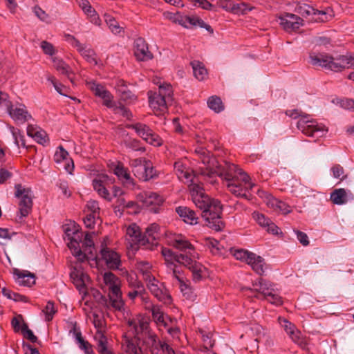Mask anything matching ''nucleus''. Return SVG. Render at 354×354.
Returning a JSON list of instances; mask_svg holds the SVG:
<instances>
[{"label":"nucleus","instance_id":"8fccbe9b","mask_svg":"<svg viewBox=\"0 0 354 354\" xmlns=\"http://www.w3.org/2000/svg\"><path fill=\"white\" fill-rule=\"evenodd\" d=\"M47 80L52 84L57 93L63 95H66L64 93L65 91H66V88L61 83L58 82L55 77L52 75H48Z\"/></svg>","mask_w":354,"mask_h":354},{"label":"nucleus","instance_id":"680f3d73","mask_svg":"<svg viewBox=\"0 0 354 354\" xmlns=\"http://www.w3.org/2000/svg\"><path fill=\"white\" fill-rule=\"evenodd\" d=\"M126 205L127 202L125 201V198L122 196L117 198L115 205L114 206L115 212L116 214L119 213L120 215H121L126 207Z\"/></svg>","mask_w":354,"mask_h":354},{"label":"nucleus","instance_id":"cd10ccee","mask_svg":"<svg viewBox=\"0 0 354 354\" xmlns=\"http://www.w3.org/2000/svg\"><path fill=\"white\" fill-rule=\"evenodd\" d=\"M14 277L16 283L20 286L30 287L35 283V274L28 271L15 269Z\"/></svg>","mask_w":354,"mask_h":354},{"label":"nucleus","instance_id":"5701e85b","mask_svg":"<svg viewBox=\"0 0 354 354\" xmlns=\"http://www.w3.org/2000/svg\"><path fill=\"white\" fill-rule=\"evenodd\" d=\"M302 22L303 19L294 14L286 13L279 17V24L287 32L298 30Z\"/></svg>","mask_w":354,"mask_h":354},{"label":"nucleus","instance_id":"dca6fc26","mask_svg":"<svg viewBox=\"0 0 354 354\" xmlns=\"http://www.w3.org/2000/svg\"><path fill=\"white\" fill-rule=\"evenodd\" d=\"M181 265L187 268L192 273V278L195 282H198L205 277V268L200 263L196 261L198 258H192L187 257H180Z\"/></svg>","mask_w":354,"mask_h":354},{"label":"nucleus","instance_id":"7c9ffc66","mask_svg":"<svg viewBox=\"0 0 354 354\" xmlns=\"http://www.w3.org/2000/svg\"><path fill=\"white\" fill-rule=\"evenodd\" d=\"M130 326H132L134 328V333L136 335H139L141 334L142 337L145 336L148 337V344L151 346V335H155L151 333L149 329V324L147 322L144 320H139L138 322H130Z\"/></svg>","mask_w":354,"mask_h":354},{"label":"nucleus","instance_id":"0eeeda50","mask_svg":"<svg viewBox=\"0 0 354 354\" xmlns=\"http://www.w3.org/2000/svg\"><path fill=\"white\" fill-rule=\"evenodd\" d=\"M150 107L156 115L161 114L167 110V104L171 100L172 89L169 84L159 86L158 92H148Z\"/></svg>","mask_w":354,"mask_h":354},{"label":"nucleus","instance_id":"052dcab7","mask_svg":"<svg viewBox=\"0 0 354 354\" xmlns=\"http://www.w3.org/2000/svg\"><path fill=\"white\" fill-rule=\"evenodd\" d=\"M100 98H102L103 100L104 105H105L106 106H107L109 108L113 109L115 106V105L116 104V103H115L113 100V95L109 91H106V92H104Z\"/></svg>","mask_w":354,"mask_h":354},{"label":"nucleus","instance_id":"412c9836","mask_svg":"<svg viewBox=\"0 0 354 354\" xmlns=\"http://www.w3.org/2000/svg\"><path fill=\"white\" fill-rule=\"evenodd\" d=\"M151 338L153 354H185L180 351L174 350L167 342L160 341L156 335H151Z\"/></svg>","mask_w":354,"mask_h":354},{"label":"nucleus","instance_id":"39448f33","mask_svg":"<svg viewBox=\"0 0 354 354\" xmlns=\"http://www.w3.org/2000/svg\"><path fill=\"white\" fill-rule=\"evenodd\" d=\"M286 113L295 119L300 117L297 123V127L307 136L319 138L324 136L328 131L324 124L310 118L309 115H301L297 109L287 111Z\"/></svg>","mask_w":354,"mask_h":354},{"label":"nucleus","instance_id":"ea45409f","mask_svg":"<svg viewBox=\"0 0 354 354\" xmlns=\"http://www.w3.org/2000/svg\"><path fill=\"white\" fill-rule=\"evenodd\" d=\"M76 48L77 51L81 54V55L84 57L88 62L95 64H97L96 59L95 58V53L93 49L87 48L82 44H80V47Z\"/></svg>","mask_w":354,"mask_h":354},{"label":"nucleus","instance_id":"e433bc0d","mask_svg":"<svg viewBox=\"0 0 354 354\" xmlns=\"http://www.w3.org/2000/svg\"><path fill=\"white\" fill-rule=\"evenodd\" d=\"M268 205H270L274 209L279 210L283 214H288L290 212V207L286 205L284 202L279 201L278 199L270 196L268 198Z\"/></svg>","mask_w":354,"mask_h":354},{"label":"nucleus","instance_id":"f704fd0d","mask_svg":"<svg viewBox=\"0 0 354 354\" xmlns=\"http://www.w3.org/2000/svg\"><path fill=\"white\" fill-rule=\"evenodd\" d=\"M92 184L94 189L97 192L100 196H101L102 198H104L108 201H111V194L108 191L102 180L95 178L93 180Z\"/></svg>","mask_w":354,"mask_h":354},{"label":"nucleus","instance_id":"7ed1b4c3","mask_svg":"<svg viewBox=\"0 0 354 354\" xmlns=\"http://www.w3.org/2000/svg\"><path fill=\"white\" fill-rule=\"evenodd\" d=\"M167 243L169 245L180 250L182 252L177 254L171 249L162 248V255L165 258L167 268H169L170 263L172 266H177L176 263L181 264L180 257L198 258V254L196 252L194 245L187 239L180 234H174L167 236Z\"/></svg>","mask_w":354,"mask_h":354},{"label":"nucleus","instance_id":"37998d69","mask_svg":"<svg viewBox=\"0 0 354 354\" xmlns=\"http://www.w3.org/2000/svg\"><path fill=\"white\" fill-rule=\"evenodd\" d=\"M80 6L86 15L91 17H93L92 21L95 24H97V21H100L99 17L97 16L95 10L89 4L88 1L84 0L80 3Z\"/></svg>","mask_w":354,"mask_h":354},{"label":"nucleus","instance_id":"4468645a","mask_svg":"<svg viewBox=\"0 0 354 354\" xmlns=\"http://www.w3.org/2000/svg\"><path fill=\"white\" fill-rule=\"evenodd\" d=\"M127 247L132 250H138L140 246L147 245V239H144L139 226L136 223L131 224L126 230Z\"/></svg>","mask_w":354,"mask_h":354},{"label":"nucleus","instance_id":"4d7b16f0","mask_svg":"<svg viewBox=\"0 0 354 354\" xmlns=\"http://www.w3.org/2000/svg\"><path fill=\"white\" fill-rule=\"evenodd\" d=\"M111 31L114 34H119L122 31V28L119 26L118 22L113 17H109L106 19Z\"/></svg>","mask_w":354,"mask_h":354},{"label":"nucleus","instance_id":"4c0bfd02","mask_svg":"<svg viewBox=\"0 0 354 354\" xmlns=\"http://www.w3.org/2000/svg\"><path fill=\"white\" fill-rule=\"evenodd\" d=\"M186 22H187V24H188L189 26V28H192V27L198 26V27L206 29L207 31H209L211 33L213 32V29L212 28V27L209 25L205 23V21L203 19H200L199 17H198L196 16H187V15Z\"/></svg>","mask_w":354,"mask_h":354},{"label":"nucleus","instance_id":"69168bd1","mask_svg":"<svg viewBox=\"0 0 354 354\" xmlns=\"http://www.w3.org/2000/svg\"><path fill=\"white\" fill-rule=\"evenodd\" d=\"M194 6L200 7L204 10H211L213 5L207 0H189Z\"/></svg>","mask_w":354,"mask_h":354},{"label":"nucleus","instance_id":"79ce46f5","mask_svg":"<svg viewBox=\"0 0 354 354\" xmlns=\"http://www.w3.org/2000/svg\"><path fill=\"white\" fill-rule=\"evenodd\" d=\"M136 268L142 274L145 281H147L153 277L150 272L151 266L149 262L139 261L136 264Z\"/></svg>","mask_w":354,"mask_h":354},{"label":"nucleus","instance_id":"338daca9","mask_svg":"<svg viewBox=\"0 0 354 354\" xmlns=\"http://www.w3.org/2000/svg\"><path fill=\"white\" fill-rule=\"evenodd\" d=\"M90 88L94 94L99 97H101L104 93L107 91L102 85L95 82L92 83Z\"/></svg>","mask_w":354,"mask_h":354},{"label":"nucleus","instance_id":"c9c22d12","mask_svg":"<svg viewBox=\"0 0 354 354\" xmlns=\"http://www.w3.org/2000/svg\"><path fill=\"white\" fill-rule=\"evenodd\" d=\"M53 62L56 70L62 75H66L73 82V77H71L72 71L70 66L62 59L56 57L53 58Z\"/></svg>","mask_w":354,"mask_h":354},{"label":"nucleus","instance_id":"5fc2aeb1","mask_svg":"<svg viewBox=\"0 0 354 354\" xmlns=\"http://www.w3.org/2000/svg\"><path fill=\"white\" fill-rule=\"evenodd\" d=\"M32 11L34 14L42 21L50 23V19L49 15L43 10L40 7L36 6L33 7Z\"/></svg>","mask_w":354,"mask_h":354},{"label":"nucleus","instance_id":"c03bdc74","mask_svg":"<svg viewBox=\"0 0 354 354\" xmlns=\"http://www.w3.org/2000/svg\"><path fill=\"white\" fill-rule=\"evenodd\" d=\"M10 130L15 140V143L17 147H19L20 146L26 147L24 136L22 134L21 131L19 129L15 128L14 127H10Z\"/></svg>","mask_w":354,"mask_h":354},{"label":"nucleus","instance_id":"423d86ee","mask_svg":"<svg viewBox=\"0 0 354 354\" xmlns=\"http://www.w3.org/2000/svg\"><path fill=\"white\" fill-rule=\"evenodd\" d=\"M104 283L109 288V299L106 300V306L115 310L122 311L124 308V301L122 297L120 279L111 272H105L103 275Z\"/></svg>","mask_w":354,"mask_h":354},{"label":"nucleus","instance_id":"4be33fe9","mask_svg":"<svg viewBox=\"0 0 354 354\" xmlns=\"http://www.w3.org/2000/svg\"><path fill=\"white\" fill-rule=\"evenodd\" d=\"M84 236L83 233L78 230L67 243L68 248L72 251L73 255L80 261H84L86 259V254L83 252L80 246Z\"/></svg>","mask_w":354,"mask_h":354},{"label":"nucleus","instance_id":"a18cd8bd","mask_svg":"<svg viewBox=\"0 0 354 354\" xmlns=\"http://www.w3.org/2000/svg\"><path fill=\"white\" fill-rule=\"evenodd\" d=\"M42 312L45 315L46 321H51L53 319L55 314L57 313L54 303L50 301H48L46 306L42 310Z\"/></svg>","mask_w":354,"mask_h":354},{"label":"nucleus","instance_id":"2f4dec72","mask_svg":"<svg viewBox=\"0 0 354 354\" xmlns=\"http://www.w3.org/2000/svg\"><path fill=\"white\" fill-rule=\"evenodd\" d=\"M176 212L185 223L190 225H194L198 223V218L196 212L189 207L179 206L176 208Z\"/></svg>","mask_w":354,"mask_h":354},{"label":"nucleus","instance_id":"f03ea898","mask_svg":"<svg viewBox=\"0 0 354 354\" xmlns=\"http://www.w3.org/2000/svg\"><path fill=\"white\" fill-rule=\"evenodd\" d=\"M191 196L195 205L202 211V217L209 225L212 224L211 227L215 230H221L224 224L221 220L222 206L220 201L210 198L204 192L203 186L196 191L193 189Z\"/></svg>","mask_w":354,"mask_h":354},{"label":"nucleus","instance_id":"bf43d9fd","mask_svg":"<svg viewBox=\"0 0 354 354\" xmlns=\"http://www.w3.org/2000/svg\"><path fill=\"white\" fill-rule=\"evenodd\" d=\"M252 216L257 223L263 227H266L271 221L269 218L266 217L264 214L259 212H254L252 214Z\"/></svg>","mask_w":354,"mask_h":354},{"label":"nucleus","instance_id":"e2e57ef3","mask_svg":"<svg viewBox=\"0 0 354 354\" xmlns=\"http://www.w3.org/2000/svg\"><path fill=\"white\" fill-rule=\"evenodd\" d=\"M79 226L76 225L75 223L68 225L64 227L65 236L67 240L69 241L73 236L78 231Z\"/></svg>","mask_w":354,"mask_h":354},{"label":"nucleus","instance_id":"20e7f679","mask_svg":"<svg viewBox=\"0 0 354 354\" xmlns=\"http://www.w3.org/2000/svg\"><path fill=\"white\" fill-rule=\"evenodd\" d=\"M310 63L316 67H322L334 72H340L354 66V59L351 55L333 57L325 53L312 52Z\"/></svg>","mask_w":354,"mask_h":354},{"label":"nucleus","instance_id":"ddd939ff","mask_svg":"<svg viewBox=\"0 0 354 354\" xmlns=\"http://www.w3.org/2000/svg\"><path fill=\"white\" fill-rule=\"evenodd\" d=\"M129 128L133 129L138 136L147 143L154 147H159L162 145V139L148 125L141 122H137L130 124Z\"/></svg>","mask_w":354,"mask_h":354},{"label":"nucleus","instance_id":"09e8293b","mask_svg":"<svg viewBox=\"0 0 354 354\" xmlns=\"http://www.w3.org/2000/svg\"><path fill=\"white\" fill-rule=\"evenodd\" d=\"M231 0H218V3L220 7L224 9L226 11H230L235 12L240 10L239 4H231L229 2Z\"/></svg>","mask_w":354,"mask_h":354},{"label":"nucleus","instance_id":"9b49d317","mask_svg":"<svg viewBox=\"0 0 354 354\" xmlns=\"http://www.w3.org/2000/svg\"><path fill=\"white\" fill-rule=\"evenodd\" d=\"M253 286L254 290L262 295L270 304L276 306L282 304L281 297L276 293L274 285L270 281L259 278Z\"/></svg>","mask_w":354,"mask_h":354},{"label":"nucleus","instance_id":"393cba45","mask_svg":"<svg viewBox=\"0 0 354 354\" xmlns=\"http://www.w3.org/2000/svg\"><path fill=\"white\" fill-rule=\"evenodd\" d=\"M102 259L111 269H119L121 263L120 256L115 251L107 247L102 248L100 251Z\"/></svg>","mask_w":354,"mask_h":354},{"label":"nucleus","instance_id":"2eb2a0df","mask_svg":"<svg viewBox=\"0 0 354 354\" xmlns=\"http://www.w3.org/2000/svg\"><path fill=\"white\" fill-rule=\"evenodd\" d=\"M295 12L298 14L301 15L302 17H307L310 15H322L319 18L321 21H326L332 19L333 17V10L328 7L325 10H319L317 9H315L310 6L299 2L295 6Z\"/></svg>","mask_w":354,"mask_h":354},{"label":"nucleus","instance_id":"a878e982","mask_svg":"<svg viewBox=\"0 0 354 354\" xmlns=\"http://www.w3.org/2000/svg\"><path fill=\"white\" fill-rule=\"evenodd\" d=\"M114 174L122 181L124 186L129 189H134L136 183L131 177L128 169L121 163H118L113 169Z\"/></svg>","mask_w":354,"mask_h":354},{"label":"nucleus","instance_id":"c85d7f7f","mask_svg":"<svg viewBox=\"0 0 354 354\" xmlns=\"http://www.w3.org/2000/svg\"><path fill=\"white\" fill-rule=\"evenodd\" d=\"M71 279L79 290H82L85 287L86 281L88 279V276L84 273L82 268H73L70 273Z\"/></svg>","mask_w":354,"mask_h":354},{"label":"nucleus","instance_id":"774afa93","mask_svg":"<svg viewBox=\"0 0 354 354\" xmlns=\"http://www.w3.org/2000/svg\"><path fill=\"white\" fill-rule=\"evenodd\" d=\"M95 215L93 213L88 214L84 218V223L85 226L87 228L92 229L94 227L95 225Z\"/></svg>","mask_w":354,"mask_h":354},{"label":"nucleus","instance_id":"a19ab883","mask_svg":"<svg viewBox=\"0 0 354 354\" xmlns=\"http://www.w3.org/2000/svg\"><path fill=\"white\" fill-rule=\"evenodd\" d=\"M208 107L213 110L215 113H220L224 110V105L221 99L216 95L209 97L207 100Z\"/></svg>","mask_w":354,"mask_h":354},{"label":"nucleus","instance_id":"49530a36","mask_svg":"<svg viewBox=\"0 0 354 354\" xmlns=\"http://www.w3.org/2000/svg\"><path fill=\"white\" fill-rule=\"evenodd\" d=\"M125 146L133 151L140 152L145 151V148L142 147L140 142L136 139H129L125 141Z\"/></svg>","mask_w":354,"mask_h":354},{"label":"nucleus","instance_id":"1a4fd4ad","mask_svg":"<svg viewBox=\"0 0 354 354\" xmlns=\"http://www.w3.org/2000/svg\"><path fill=\"white\" fill-rule=\"evenodd\" d=\"M129 165L135 176L140 180L148 181L157 176L151 162L145 158L131 159Z\"/></svg>","mask_w":354,"mask_h":354},{"label":"nucleus","instance_id":"58836bf2","mask_svg":"<svg viewBox=\"0 0 354 354\" xmlns=\"http://www.w3.org/2000/svg\"><path fill=\"white\" fill-rule=\"evenodd\" d=\"M191 66L195 77L198 80H203L207 75V69L203 64L199 61L194 60L191 62Z\"/></svg>","mask_w":354,"mask_h":354},{"label":"nucleus","instance_id":"b1692460","mask_svg":"<svg viewBox=\"0 0 354 354\" xmlns=\"http://www.w3.org/2000/svg\"><path fill=\"white\" fill-rule=\"evenodd\" d=\"M134 55L138 61H148L153 58L148 45L144 39L139 37L134 41Z\"/></svg>","mask_w":354,"mask_h":354},{"label":"nucleus","instance_id":"a211bd4d","mask_svg":"<svg viewBox=\"0 0 354 354\" xmlns=\"http://www.w3.org/2000/svg\"><path fill=\"white\" fill-rule=\"evenodd\" d=\"M147 287L150 292L160 301L169 304L171 300L163 283L159 282L154 277L147 281Z\"/></svg>","mask_w":354,"mask_h":354},{"label":"nucleus","instance_id":"9d476101","mask_svg":"<svg viewBox=\"0 0 354 354\" xmlns=\"http://www.w3.org/2000/svg\"><path fill=\"white\" fill-rule=\"evenodd\" d=\"M233 255L236 259L246 262L258 274L264 273L266 263L261 257L243 249L235 250Z\"/></svg>","mask_w":354,"mask_h":354},{"label":"nucleus","instance_id":"c756f323","mask_svg":"<svg viewBox=\"0 0 354 354\" xmlns=\"http://www.w3.org/2000/svg\"><path fill=\"white\" fill-rule=\"evenodd\" d=\"M160 227L156 223H152L148 226L145 230V234H143L144 239H147V245L145 246L146 248L152 250L153 245H156L155 242L159 237Z\"/></svg>","mask_w":354,"mask_h":354},{"label":"nucleus","instance_id":"72a5a7b5","mask_svg":"<svg viewBox=\"0 0 354 354\" xmlns=\"http://www.w3.org/2000/svg\"><path fill=\"white\" fill-rule=\"evenodd\" d=\"M143 203L145 206H160L162 204L164 199L160 194L151 192H146L144 193Z\"/></svg>","mask_w":354,"mask_h":354},{"label":"nucleus","instance_id":"6e6552de","mask_svg":"<svg viewBox=\"0 0 354 354\" xmlns=\"http://www.w3.org/2000/svg\"><path fill=\"white\" fill-rule=\"evenodd\" d=\"M174 167L178 179L188 185L190 194H192L193 189L196 191L203 186L200 177L188 166L186 160L176 161Z\"/></svg>","mask_w":354,"mask_h":354},{"label":"nucleus","instance_id":"f8f14e48","mask_svg":"<svg viewBox=\"0 0 354 354\" xmlns=\"http://www.w3.org/2000/svg\"><path fill=\"white\" fill-rule=\"evenodd\" d=\"M15 197L20 199L19 203V211L21 217H26L32 210V201L31 190L24 188L21 184L15 186Z\"/></svg>","mask_w":354,"mask_h":354},{"label":"nucleus","instance_id":"aec40b11","mask_svg":"<svg viewBox=\"0 0 354 354\" xmlns=\"http://www.w3.org/2000/svg\"><path fill=\"white\" fill-rule=\"evenodd\" d=\"M279 323L283 328L289 337L296 344L302 345L304 341L301 332L296 328L295 325L285 318H279Z\"/></svg>","mask_w":354,"mask_h":354},{"label":"nucleus","instance_id":"bb28decb","mask_svg":"<svg viewBox=\"0 0 354 354\" xmlns=\"http://www.w3.org/2000/svg\"><path fill=\"white\" fill-rule=\"evenodd\" d=\"M354 196L349 190L343 188L335 189L330 193V201L335 205H343L349 200L353 199Z\"/></svg>","mask_w":354,"mask_h":354},{"label":"nucleus","instance_id":"0e129e2a","mask_svg":"<svg viewBox=\"0 0 354 354\" xmlns=\"http://www.w3.org/2000/svg\"><path fill=\"white\" fill-rule=\"evenodd\" d=\"M40 46L46 55L52 56L55 53L53 45L46 41H41Z\"/></svg>","mask_w":354,"mask_h":354},{"label":"nucleus","instance_id":"6e6d98bb","mask_svg":"<svg viewBox=\"0 0 354 354\" xmlns=\"http://www.w3.org/2000/svg\"><path fill=\"white\" fill-rule=\"evenodd\" d=\"M330 171L333 174V176L335 178H339L341 180H343L346 178V175H344V169L340 165L336 164L333 165Z\"/></svg>","mask_w":354,"mask_h":354},{"label":"nucleus","instance_id":"de8ad7c7","mask_svg":"<svg viewBox=\"0 0 354 354\" xmlns=\"http://www.w3.org/2000/svg\"><path fill=\"white\" fill-rule=\"evenodd\" d=\"M69 154L66 150L64 149L62 146L58 147L55 155L54 160L59 163L64 160H68Z\"/></svg>","mask_w":354,"mask_h":354},{"label":"nucleus","instance_id":"473e14b6","mask_svg":"<svg viewBox=\"0 0 354 354\" xmlns=\"http://www.w3.org/2000/svg\"><path fill=\"white\" fill-rule=\"evenodd\" d=\"M27 135L43 145L48 141L46 133L37 126L29 124L27 127Z\"/></svg>","mask_w":354,"mask_h":354},{"label":"nucleus","instance_id":"f257e3e1","mask_svg":"<svg viewBox=\"0 0 354 354\" xmlns=\"http://www.w3.org/2000/svg\"><path fill=\"white\" fill-rule=\"evenodd\" d=\"M215 172L224 180L228 191L236 197L250 200V191L255 187L250 176L234 164L224 162L216 167Z\"/></svg>","mask_w":354,"mask_h":354},{"label":"nucleus","instance_id":"f3484780","mask_svg":"<svg viewBox=\"0 0 354 354\" xmlns=\"http://www.w3.org/2000/svg\"><path fill=\"white\" fill-rule=\"evenodd\" d=\"M10 118L17 124H24L31 119L32 116L24 104H10L5 107Z\"/></svg>","mask_w":354,"mask_h":354},{"label":"nucleus","instance_id":"603ef678","mask_svg":"<svg viewBox=\"0 0 354 354\" xmlns=\"http://www.w3.org/2000/svg\"><path fill=\"white\" fill-rule=\"evenodd\" d=\"M171 20L176 23L178 24L179 25L186 28H189V26L187 24L186 20H187V15H182L180 12H176L171 17Z\"/></svg>","mask_w":354,"mask_h":354},{"label":"nucleus","instance_id":"3c124183","mask_svg":"<svg viewBox=\"0 0 354 354\" xmlns=\"http://www.w3.org/2000/svg\"><path fill=\"white\" fill-rule=\"evenodd\" d=\"M81 248H82L84 250V253L86 252L91 250V249L94 246V242L92 239V236L89 233H86L83 239V241L81 243Z\"/></svg>","mask_w":354,"mask_h":354},{"label":"nucleus","instance_id":"6ab92c4d","mask_svg":"<svg viewBox=\"0 0 354 354\" xmlns=\"http://www.w3.org/2000/svg\"><path fill=\"white\" fill-rule=\"evenodd\" d=\"M167 268V272L171 275V277L176 279L178 283L180 291L183 295L187 299L191 297L192 294L190 286L185 282L184 274H183L179 266H172L170 263L169 268Z\"/></svg>","mask_w":354,"mask_h":354},{"label":"nucleus","instance_id":"13d9d810","mask_svg":"<svg viewBox=\"0 0 354 354\" xmlns=\"http://www.w3.org/2000/svg\"><path fill=\"white\" fill-rule=\"evenodd\" d=\"M113 109L115 113L120 114L127 119H129L132 116L131 111L124 105L116 104Z\"/></svg>","mask_w":354,"mask_h":354},{"label":"nucleus","instance_id":"864d4df0","mask_svg":"<svg viewBox=\"0 0 354 354\" xmlns=\"http://www.w3.org/2000/svg\"><path fill=\"white\" fill-rule=\"evenodd\" d=\"M152 317L157 323H164V314L160 308L158 306H153L151 308Z\"/></svg>","mask_w":354,"mask_h":354}]
</instances>
